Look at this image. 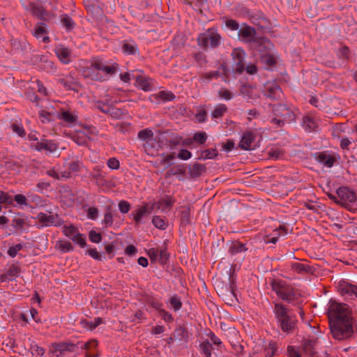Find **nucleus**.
Masks as SVG:
<instances>
[{"label":"nucleus","instance_id":"25","mask_svg":"<svg viewBox=\"0 0 357 357\" xmlns=\"http://www.w3.org/2000/svg\"><path fill=\"white\" fill-rule=\"evenodd\" d=\"M189 172L191 178H197L206 172V167L199 163H195L190 167Z\"/></svg>","mask_w":357,"mask_h":357},{"label":"nucleus","instance_id":"57","mask_svg":"<svg viewBox=\"0 0 357 357\" xmlns=\"http://www.w3.org/2000/svg\"><path fill=\"white\" fill-rule=\"evenodd\" d=\"M11 128L13 131L15 133H17L20 137H24L26 135V132L24 131V129L23 128L22 126L17 123H13L11 125Z\"/></svg>","mask_w":357,"mask_h":357},{"label":"nucleus","instance_id":"19","mask_svg":"<svg viewBox=\"0 0 357 357\" xmlns=\"http://www.w3.org/2000/svg\"><path fill=\"white\" fill-rule=\"evenodd\" d=\"M79 344L80 348L88 350L92 347H96L98 345V342L96 340H94L87 342L86 343L78 342L77 344H73L68 342L67 352H75L77 349L79 348Z\"/></svg>","mask_w":357,"mask_h":357},{"label":"nucleus","instance_id":"10","mask_svg":"<svg viewBox=\"0 0 357 357\" xmlns=\"http://www.w3.org/2000/svg\"><path fill=\"white\" fill-rule=\"evenodd\" d=\"M273 112L275 116L282 118L287 121H292L294 119V114L293 112L285 105H274L273 106Z\"/></svg>","mask_w":357,"mask_h":357},{"label":"nucleus","instance_id":"22","mask_svg":"<svg viewBox=\"0 0 357 357\" xmlns=\"http://www.w3.org/2000/svg\"><path fill=\"white\" fill-rule=\"evenodd\" d=\"M35 149L38 151L45 150L52 153L57 149V146L52 141L45 140L37 142L35 144Z\"/></svg>","mask_w":357,"mask_h":357},{"label":"nucleus","instance_id":"35","mask_svg":"<svg viewBox=\"0 0 357 357\" xmlns=\"http://www.w3.org/2000/svg\"><path fill=\"white\" fill-rule=\"evenodd\" d=\"M152 223L155 227L162 230H165L168 226L167 221L165 218L158 215H154L153 217Z\"/></svg>","mask_w":357,"mask_h":357},{"label":"nucleus","instance_id":"40","mask_svg":"<svg viewBox=\"0 0 357 357\" xmlns=\"http://www.w3.org/2000/svg\"><path fill=\"white\" fill-rule=\"evenodd\" d=\"M247 250L245 245L239 242H234L229 248V252L231 255H236L239 252H244Z\"/></svg>","mask_w":357,"mask_h":357},{"label":"nucleus","instance_id":"29","mask_svg":"<svg viewBox=\"0 0 357 357\" xmlns=\"http://www.w3.org/2000/svg\"><path fill=\"white\" fill-rule=\"evenodd\" d=\"M153 132L151 130L149 129H144L140 130L138 132L139 139L147 141L146 144L149 145L153 142Z\"/></svg>","mask_w":357,"mask_h":357},{"label":"nucleus","instance_id":"6","mask_svg":"<svg viewBox=\"0 0 357 357\" xmlns=\"http://www.w3.org/2000/svg\"><path fill=\"white\" fill-rule=\"evenodd\" d=\"M336 193L340 199V205L347 209L349 204L354 203L357 199L356 193L348 187L338 188Z\"/></svg>","mask_w":357,"mask_h":357},{"label":"nucleus","instance_id":"1","mask_svg":"<svg viewBox=\"0 0 357 357\" xmlns=\"http://www.w3.org/2000/svg\"><path fill=\"white\" fill-rule=\"evenodd\" d=\"M328 317L331 333L335 340H347L356 331L357 326L352 317L351 309L347 304L330 300Z\"/></svg>","mask_w":357,"mask_h":357},{"label":"nucleus","instance_id":"52","mask_svg":"<svg viewBox=\"0 0 357 357\" xmlns=\"http://www.w3.org/2000/svg\"><path fill=\"white\" fill-rule=\"evenodd\" d=\"M13 204V199L8 193L0 190V204Z\"/></svg>","mask_w":357,"mask_h":357},{"label":"nucleus","instance_id":"28","mask_svg":"<svg viewBox=\"0 0 357 357\" xmlns=\"http://www.w3.org/2000/svg\"><path fill=\"white\" fill-rule=\"evenodd\" d=\"M59 118L67 123L73 124L77 120V116L68 111H61L59 114Z\"/></svg>","mask_w":357,"mask_h":357},{"label":"nucleus","instance_id":"47","mask_svg":"<svg viewBox=\"0 0 357 357\" xmlns=\"http://www.w3.org/2000/svg\"><path fill=\"white\" fill-rule=\"evenodd\" d=\"M193 58L199 66H203L207 63L206 56L202 52L195 53L193 54Z\"/></svg>","mask_w":357,"mask_h":357},{"label":"nucleus","instance_id":"23","mask_svg":"<svg viewBox=\"0 0 357 357\" xmlns=\"http://www.w3.org/2000/svg\"><path fill=\"white\" fill-rule=\"evenodd\" d=\"M35 61H40L41 64L40 68L47 72H51L55 70L54 63L52 61H49L44 56L38 55L35 56Z\"/></svg>","mask_w":357,"mask_h":357},{"label":"nucleus","instance_id":"32","mask_svg":"<svg viewBox=\"0 0 357 357\" xmlns=\"http://www.w3.org/2000/svg\"><path fill=\"white\" fill-rule=\"evenodd\" d=\"M199 348L202 354L205 357H211V351L213 347L208 340H205L202 342L199 345Z\"/></svg>","mask_w":357,"mask_h":357},{"label":"nucleus","instance_id":"42","mask_svg":"<svg viewBox=\"0 0 357 357\" xmlns=\"http://www.w3.org/2000/svg\"><path fill=\"white\" fill-rule=\"evenodd\" d=\"M45 24L44 23H38L34 29V31L33 32V36L36 38H40L43 34H47V31L45 29Z\"/></svg>","mask_w":357,"mask_h":357},{"label":"nucleus","instance_id":"5","mask_svg":"<svg viewBox=\"0 0 357 357\" xmlns=\"http://www.w3.org/2000/svg\"><path fill=\"white\" fill-rule=\"evenodd\" d=\"M245 52L241 48H235L231 52L232 70L234 73L242 74L245 71Z\"/></svg>","mask_w":357,"mask_h":357},{"label":"nucleus","instance_id":"54","mask_svg":"<svg viewBox=\"0 0 357 357\" xmlns=\"http://www.w3.org/2000/svg\"><path fill=\"white\" fill-rule=\"evenodd\" d=\"M169 259V254L166 249L159 250L158 261L161 264H165Z\"/></svg>","mask_w":357,"mask_h":357},{"label":"nucleus","instance_id":"61","mask_svg":"<svg viewBox=\"0 0 357 357\" xmlns=\"http://www.w3.org/2000/svg\"><path fill=\"white\" fill-rule=\"evenodd\" d=\"M225 25L227 27H228L229 29L232 31H236L239 29V24L237 22V21L232 20V19H227L225 21Z\"/></svg>","mask_w":357,"mask_h":357},{"label":"nucleus","instance_id":"49","mask_svg":"<svg viewBox=\"0 0 357 357\" xmlns=\"http://www.w3.org/2000/svg\"><path fill=\"white\" fill-rule=\"evenodd\" d=\"M102 222L107 227H111L113 225V215L111 213L110 207L107 208V211L105 213Z\"/></svg>","mask_w":357,"mask_h":357},{"label":"nucleus","instance_id":"44","mask_svg":"<svg viewBox=\"0 0 357 357\" xmlns=\"http://www.w3.org/2000/svg\"><path fill=\"white\" fill-rule=\"evenodd\" d=\"M125 114V112L122 109H119L112 105L109 115L116 119H121Z\"/></svg>","mask_w":357,"mask_h":357},{"label":"nucleus","instance_id":"11","mask_svg":"<svg viewBox=\"0 0 357 357\" xmlns=\"http://www.w3.org/2000/svg\"><path fill=\"white\" fill-rule=\"evenodd\" d=\"M175 200L170 196L166 195L163 198L160 199L158 202H153L150 204L151 207H153V211L156 208L161 210L162 212L169 211L173 206Z\"/></svg>","mask_w":357,"mask_h":357},{"label":"nucleus","instance_id":"60","mask_svg":"<svg viewBox=\"0 0 357 357\" xmlns=\"http://www.w3.org/2000/svg\"><path fill=\"white\" fill-rule=\"evenodd\" d=\"M220 72L218 70H215V71H212V72H208V73H203L202 75H201V77L202 79H207V80H211L212 79H214V78H218L219 76H220Z\"/></svg>","mask_w":357,"mask_h":357},{"label":"nucleus","instance_id":"45","mask_svg":"<svg viewBox=\"0 0 357 357\" xmlns=\"http://www.w3.org/2000/svg\"><path fill=\"white\" fill-rule=\"evenodd\" d=\"M112 105H108L107 103H103V101H96L95 107L102 112L109 114L111 107Z\"/></svg>","mask_w":357,"mask_h":357},{"label":"nucleus","instance_id":"55","mask_svg":"<svg viewBox=\"0 0 357 357\" xmlns=\"http://www.w3.org/2000/svg\"><path fill=\"white\" fill-rule=\"evenodd\" d=\"M219 96L221 98L225 99L227 100H231L233 98L232 93L226 88H222L218 92Z\"/></svg>","mask_w":357,"mask_h":357},{"label":"nucleus","instance_id":"8","mask_svg":"<svg viewBox=\"0 0 357 357\" xmlns=\"http://www.w3.org/2000/svg\"><path fill=\"white\" fill-rule=\"evenodd\" d=\"M337 289L339 293L348 298H357V286L347 281L341 280L338 283Z\"/></svg>","mask_w":357,"mask_h":357},{"label":"nucleus","instance_id":"13","mask_svg":"<svg viewBox=\"0 0 357 357\" xmlns=\"http://www.w3.org/2000/svg\"><path fill=\"white\" fill-rule=\"evenodd\" d=\"M317 340H305L302 344V351L306 357H318L317 351Z\"/></svg>","mask_w":357,"mask_h":357},{"label":"nucleus","instance_id":"24","mask_svg":"<svg viewBox=\"0 0 357 357\" xmlns=\"http://www.w3.org/2000/svg\"><path fill=\"white\" fill-rule=\"evenodd\" d=\"M265 96L271 100H279L282 96L281 88L278 85L268 87Z\"/></svg>","mask_w":357,"mask_h":357},{"label":"nucleus","instance_id":"36","mask_svg":"<svg viewBox=\"0 0 357 357\" xmlns=\"http://www.w3.org/2000/svg\"><path fill=\"white\" fill-rule=\"evenodd\" d=\"M227 111V107L224 104L218 105L212 112V117L214 119L222 117Z\"/></svg>","mask_w":357,"mask_h":357},{"label":"nucleus","instance_id":"46","mask_svg":"<svg viewBox=\"0 0 357 357\" xmlns=\"http://www.w3.org/2000/svg\"><path fill=\"white\" fill-rule=\"evenodd\" d=\"M277 349V345L275 342H270L268 346L265 348V355L266 357H272Z\"/></svg>","mask_w":357,"mask_h":357},{"label":"nucleus","instance_id":"15","mask_svg":"<svg viewBox=\"0 0 357 357\" xmlns=\"http://www.w3.org/2000/svg\"><path fill=\"white\" fill-rule=\"evenodd\" d=\"M176 98L175 95L169 91H161L157 93L151 94L149 100L151 102L160 103L161 101H172Z\"/></svg>","mask_w":357,"mask_h":357},{"label":"nucleus","instance_id":"64","mask_svg":"<svg viewBox=\"0 0 357 357\" xmlns=\"http://www.w3.org/2000/svg\"><path fill=\"white\" fill-rule=\"evenodd\" d=\"M119 208L121 213H127L130 211V204L127 201L121 200L119 203Z\"/></svg>","mask_w":357,"mask_h":357},{"label":"nucleus","instance_id":"16","mask_svg":"<svg viewBox=\"0 0 357 357\" xmlns=\"http://www.w3.org/2000/svg\"><path fill=\"white\" fill-rule=\"evenodd\" d=\"M153 207H151L149 203L144 204L142 206L132 213L133 219L136 224H139L142 218L147 214L151 213Z\"/></svg>","mask_w":357,"mask_h":357},{"label":"nucleus","instance_id":"37","mask_svg":"<svg viewBox=\"0 0 357 357\" xmlns=\"http://www.w3.org/2000/svg\"><path fill=\"white\" fill-rule=\"evenodd\" d=\"M61 22L68 30L73 29L75 24L72 18L68 15H63L61 16Z\"/></svg>","mask_w":357,"mask_h":357},{"label":"nucleus","instance_id":"26","mask_svg":"<svg viewBox=\"0 0 357 357\" xmlns=\"http://www.w3.org/2000/svg\"><path fill=\"white\" fill-rule=\"evenodd\" d=\"M291 267L298 274L308 273L312 271V268L310 266L301 263H293Z\"/></svg>","mask_w":357,"mask_h":357},{"label":"nucleus","instance_id":"56","mask_svg":"<svg viewBox=\"0 0 357 357\" xmlns=\"http://www.w3.org/2000/svg\"><path fill=\"white\" fill-rule=\"evenodd\" d=\"M89 238L91 242L96 243H98L102 241L101 234L100 233L95 231L94 230H91L89 232Z\"/></svg>","mask_w":357,"mask_h":357},{"label":"nucleus","instance_id":"12","mask_svg":"<svg viewBox=\"0 0 357 357\" xmlns=\"http://www.w3.org/2000/svg\"><path fill=\"white\" fill-rule=\"evenodd\" d=\"M255 34V29L246 24H243L238 32L239 38L245 42L253 41Z\"/></svg>","mask_w":357,"mask_h":357},{"label":"nucleus","instance_id":"48","mask_svg":"<svg viewBox=\"0 0 357 357\" xmlns=\"http://www.w3.org/2000/svg\"><path fill=\"white\" fill-rule=\"evenodd\" d=\"M71 240L79 245L82 248H84L86 245V238L83 234L77 232L76 235L72 237Z\"/></svg>","mask_w":357,"mask_h":357},{"label":"nucleus","instance_id":"7","mask_svg":"<svg viewBox=\"0 0 357 357\" xmlns=\"http://www.w3.org/2000/svg\"><path fill=\"white\" fill-rule=\"evenodd\" d=\"M36 218L43 227H57L63 223L61 218L57 214L47 215L41 212L38 214Z\"/></svg>","mask_w":357,"mask_h":357},{"label":"nucleus","instance_id":"33","mask_svg":"<svg viewBox=\"0 0 357 357\" xmlns=\"http://www.w3.org/2000/svg\"><path fill=\"white\" fill-rule=\"evenodd\" d=\"M174 335L176 339L180 341L187 342L188 340V333L187 330L181 326L176 328Z\"/></svg>","mask_w":357,"mask_h":357},{"label":"nucleus","instance_id":"62","mask_svg":"<svg viewBox=\"0 0 357 357\" xmlns=\"http://www.w3.org/2000/svg\"><path fill=\"white\" fill-rule=\"evenodd\" d=\"M107 165L112 169H118L120 167L119 161L116 158H110L108 159Z\"/></svg>","mask_w":357,"mask_h":357},{"label":"nucleus","instance_id":"53","mask_svg":"<svg viewBox=\"0 0 357 357\" xmlns=\"http://www.w3.org/2000/svg\"><path fill=\"white\" fill-rule=\"evenodd\" d=\"M206 139H207V135L205 132H196L193 136V139L195 142H197L201 144H204Z\"/></svg>","mask_w":357,"mask_h":357},{"label":"nucleus","instance_id":"51","mask_svg":"<svg viewBox=\"0 0 357 357\" xmlns=\"http://www.w3.org/2000/svg\"><path fill=\"white\" fill-rule=\"evenodd\" d=\"M261 61L268 66H272L276 63L275 58L271 54H266L261 56Z\"/></svg>","mask_w":357,"mask_h":357},{"label":"nucleus","instance_id":"38","mask_svg":"<svg viewBox=\"0 0 357 357\" xmlns=\"http://www.w3.org/2000/svg\"><path fill=\"white\" fill-rule=\"evenodd\" d=\"M56 246L62 252H67L73 250V246L72 244L67 241H57Z\"/></svg>","mask_w":357,"mask_h":357},{"label":"nucleus","instance_id":"4","mask_svg":"<svg viewBox=\"0 0 357 357\" xmlns=\"http://www.w3.org/2000/svg\"><path fill=\"white\" fill-rule=\"evenodd\" d=\"M221 36L218 33L217 29L212 27L208 29L204 33H200L197 38L198 45L204 49L208 47L215 48L220 44Z\"/></svg>","mask_w":357,"mask_h":357},{"label":"nucleus","instance_id":"59","mask_svg":"<svg viewBox=\"0 0 357 357\" xmlns=\"http://www.w3.org/2000/svg\"><path fill=\"white\" fill-rule=\"evenodd\" d=\"M170 303L175 311L181 308L182 303L176 296H172L170 298Z\"/></svg>","mask_w":357,"mask_h":357},{"label":"nucleus","instance_id":"30","mask_svg":"<svg viewBox=\"0 0 357 357\" xmlns=\"http://www.w3.org/2000/svg\"><path fill=\"white\" fill-rule=\"evenodd\" d=\"M68 342L58 343L52 345V352L56 356L64 354L67 352Z\"/></svg>","mask_w":357,"mask_h":357},{"label":"nucleus","instance_id":"9","mask_svg":"<svg viewBox=\"0 0 357 357\" xmlns=\"http://www.w3.org/2000/svg\"><path fill=\"white\" fill-rule=\"evenodd\" d=\"M29 6L30 8L31 14L42 21L48 22L54 17L53 15L47 12L42 6H39L33 2H31L29 3Z\"/></svg>","mask_w":357,"mask_h":357},{"label":"nucleus","instance_id":"39","mask_svg":"<svg viewBox=\"0 0 357 357\" xmlns=\"http://www.w3.org/2000/svg\"><path fill=\"white\" fill-rule=\"evenodd\" d=\"M83 167V164L77 158H73L68 163V169L72 172H77L81 170Z\"/></svg>","mask_w":357,"mask_h":357},{"label":"nucleus","instance_id":"50","mask_svg":"<svg viewBox=\"0 0 357 357\" xmlns=\"http://www.w3.org/2000/svg\"><path fill=\"white\" fill-rule=\"evenodd\" d=\"M218 152L215 149H206L202 152L201 157L203 159H213L217 156Z\"/></svg>","mask_w":357,"mask_h":357},{"label":"nucleus","instance_id":"34","mask_svg":"<svg viewBox=\"0 0 357 357\" xmlns=\"http://www.w3.org/2000/svg\"><path fill=\"white\" fill-rule=\"evenodd\" d=\"M303 126L305 130L308 132L314 131L317 127V123L313 118L306 116L303 117Z\"/></svg>","mask_w":357,"mask_h":357},{"label":"nucleus","instance_id":"3","mask_svg":"<svg viewBox=\"0 0 357 357\" xmlns=\"http://www.w3.org/2000/svg\"><path fill=\"white\" fill-rule=\"evenodd\" d=\"M274 313L278 326L284 333L289 334L295 331L297 324L296 316L290 314L284 304L275 303Z\"/></svg>","mask_w":357,"mask_h":357},{"label":"nucleus","instance_id":"17","mask_svg":"<svg viewBox=\"0 0 357 357\" xmlns=\"http://www.w3.org/2000/svg\"><path fill=\"white\" fill-rule=\"evenodd\" d=\"M55 53L63 63L68 64L71 61V51L68 47L59 45L55 48Z\"/></svg>","mask_w":357,"mask_h":357},{"label":"nucleus","instance_id":"2","mask_svg":"<svg viewBox=\"0 0 357 357\" xmlns=\"http://www.w3.org/2000/svg\"><path fill=\"white\" fill-rule=\"evenodd\" d=\"M271 286L272 290L283 301L294 305H301V294L290 284L280 280H273Z\"/></svg>","mask_w":357,"mask_h":357},{"label":"nucleus","instance_id":"58","mask_svg":"<svg viewBox=\"0 0 357 357\" xmlns=\"http://www.w3.org/2000/svg\"><path fill=\"white\" fill-rule=\"evenodd\" d=\"M25 225V220L23 218H14L13 220H12V224L11 225L17 229H23L24 226Z\"/></svg>","mask_w":357,"mask_h":357},{"label":"nucleus","instance_id":"20","mask_svg":"<svg viewBox=\"0 0 357 357\" xmlns=\"http://www.w3.org/2000/svg\"><path fill=\"white\" fill-rule=\"evenodd\" d=\"M136 86L143 91H151L153 86L152 79L143 75H138L136 77Z\"/></svg>","mask_w":357,"mask_h":357},{"label":"nucleus","instance_id":"27","mask_svg":"<svg viewBox=\"0 0 357 357\" xmlns=\"http://www.w3.org/2000/svg\"><path fill=\"white\" fill-rule=\"evenodd\" d=\"M122 50L125 54L133 55L137 51V45L133 41H123L122 45Z\"/></svg>","mask_w":357,"mask_h":357},{"label":"nucleus","instance_id":"41","mask_svg":"<svg viewBox=\"0 0 357 357\" xmlns=\"http://www.w3.org/2000/svg\"><path fill=\"white\" fill-rule=\"evenodd\" d=\"M78 232L77 229L73 225H65L63 227V234L70 239Z\"/></svg>","mask_w":357,"mask_h":357},{"label":"nucleus","instance_id":"31","mask_svg":"<svg viewBox=\"0 0 357 357\" xmlns=\"http://www.w3.org/2000/svg\"><path fill=\"white\" fill-rule=\"evenodd\" d=\"M61 84H62L67 90H76V82L73 80L72 77H64L59 79L58 81Z\"/></svg>","mask_w":357,"mask_h":357},{"label":"nucleus","instance_id":"14","mask_svg":"<svg viewBox=\"0 0 357 357\" xmlns=\"http://www.w3.org/2000/svg\"><path fill=\"white\" fill-rule=\"evenodd\" d=\"M314 158L321 164H323L327 167H332L335 161L336 158L334 155L329 154L326 151H321L316 153Z\"/></svg>","mask_w":357,"mask_h":357},{"label":"nucleus","instance_id":"43","mask_svg":"<svg viewBox=\"0 0 357 357\" xmlns=\"http://www.w3.org/2000/svg\"><path fill=\"white\" fill-rule=\"evenodd\" d=\"M190 210L188 206H182L181 211V220L183 223H190Z\"/></svg>","mask_w":357,"mask_h":357},{"label":"nucleus","instance_id":"63","mask_svg":"<svg viewBox=\"0 0 357 357\" xmlns=\"http://www.w3.org/2000/svg\"><path fill=\"white\" fill-rule=\"evenodd\" d=\"M86 252L94 259L98 261L102 260L101 254L96 248L88 249Z\"/></svg>","mask_w":357,"mask_h":357},{"label":"nucleus","instance_id":"18","mask_svg":"<svg viewBox=\"0 0 357 357\" xmlns=\"http://www.w3.org/2000/svg\"><path fill=\"white\" fill-rule=\"evenodd\" d=\"M21 272V268L18 265L12 264L10 265L6 272L2 274L0 277L1 282H6L7 280H13L18 276Z\"/></svg>","mask_w":357,"mask_h":357},{"label":"nucleus","instance_id":"21","mask_svg":"<svg viewBox=\"0 0 357 357\" xmlns=\"http://www.w3.org/2000/svg\"><path fill=\"white\" fill-rule=\"evenodd\" d=\"M254 139L255 136L252 132H245L239 142V147L243 150L250 149L251 144Z\"/></svg>","mask_w":357,"mask_h":357}]
</instances>
